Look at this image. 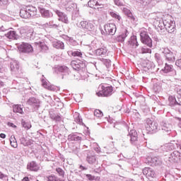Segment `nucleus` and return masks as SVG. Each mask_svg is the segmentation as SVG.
<instances>
[{
	"instance_id": "obj_12",
	"label": "nucleus",
	"mask_w": 181,
	"mask_h": 181,
	"mask_svg": "<svg viewBox=\"0 0 181 181\" xmlns=\"http://www.w3.org/2000/svg\"><path fill=\"white\" fill-rule=\"evenodd\" d=\"M54 12L59 18L58 21H59L60 22H63L64 23H69V18L67 17V15H66V13L59 10H55Z\"/></svg>"
},
{
	"instance_id": "obj_5",
	"label": "nucleus",
	"mask_w": 181,
	"mask_h": 181,
	"mask_svg": "<svg viewBox=\"0 0 181 181\" xmlns=\"http://www.w3.org/2000/svg\"><path fill=\"white\" fill-rule=\"evenodd\" d=\"M18 49L21 53H26L27 54L33 53V47L28 42H22V44L19 45Z\"/></svg>"
},
{
	"instance_id": "obj_38",
	"label": "nucleus",
	"mask_w": 181,
	"mask_h": 181,
	"mask_svg": "<svg viewBox=\"0 0 181 181\" xmlns=\"http://www.w3.org/2000/svg\"><path fill=\"white\" fill-rule=\"evenodd\" d=\"M97 4H98V0H90L88 2V6L90 8H94V6H97Z\"/></svg>"
},
{
	"instance_id": "obj_52",
	"label": "nucleus",
	"mask_w": 181,
	"mask_h": 181,
	"mask_svg": "<svg viewBox=\"0 0 181 181\" xmlns=\"http://www.w3.org/2000/svg\"><path fill=\"white\" fill-rule=\"evenodd\" d=\"M115 4L117 6H122V5H124V4L121 1V0H115Z\"/></svg>"
},
{
	"instance_id": "obj_48",
	"label": "nucleus",
	"mask_w": 181,
	"mask_h": 181,
	"mask_svg": "<svg viewBox=\"0 0 181 181\" xmlns=\"http://www.w3.org/2000/svg\"><path fill=\"white\" fill-rule=\"evenodd\" d=\"M155 58L156 59L158 64H163V62H162V59H160V57L158 54H156Z\"/></svg>"
},
{
	"instance_id": "obj_25",
	"label": "nucleus",
	"mask_w": 181,
	"mask_h": 181,
	"mask_svg": "<svg viewBox=\"0 0 181 181\" xmlns=\"http://www.w3.org/2000/svg\"><path fill=\"white\" fill-rule=\"evenodd\" d=\"M6 37L8 39H18V35H16V31L10 30L6 34H5Z\"/></svg>"
},
{
	"instance_id": "obj_32",
	"label": "nucleus",
	"mask_w": 181,
	"mask_h": 181,
	"mask_svg": "<svg viewBox=\"0 0 181 181\" xmlns=\"http://www.w3.org/2000/svg\"><path fill=\"white\" fill-rule=\"evenodd\" d=\"M27 37L30 38V40H33L35 39V33L33 28H30L26 31Z\"/></svg>"
},
{
	"instance_id": "obj_45",
	"label": "nucleus",
	"mask_w": 181,
	"mask_h": 181,
	"mask_svg": "<svg viewBox=\"0 0 181 181\" xmlns=\"http://www.w3.org/2000/svg\"><path fill=\"white\" fill-rule=\"evenodd\" d=\"M56 172H57V173L59 176L64 177V170H63V169L58 168L56 169Z\"/></svg>"
},
{
	"instance_id": "obj_60",
	"label": "nucleus",
	"mask_w": 181,
	"mask_h": 181,
	"mask_svg": "<svg viewBox=\"0 0 181 181\" xmlns=\"http://www.w3.org/2000/svg\"><path fill=\"white\" fill-rule=\"evenodd\" d=\"M7 125L8 127H11V128H16V125L13 124V123H12V122H8Z\"/></svg>"
},
{
	"instance_id": "obj_7",
	"label": "nucleus",
	"mask_w": 181,
	"mask_h": 181,
	"mask_svg": "<svg viewBox=\"0 0 181 181\" xmlns=\"http://www.w3.org/2000/svg\"><path fill=\"white\" fill-rule=\"evenodd\" d=\"M71 66L74 70H77L78 71L86 69V62L81 60L71 61Z\"/></svg>"
},
{
	"instance_id": "obj_8",
	"label": "nucleus",
	"mask_w": 181,
	"mask_h": 181,
	"mask_svg": "<svg viewBox=\"0 0 181 181\" xmlns=\"http://www.w3.org/2000/svg\"><path fill=\"white\" fill-rule=\"evenodd\" d=\"M104 29L106 35H110L111 36H114L115 35V32H117V26L114 23L105 24Z\"/></svg>"
},
{
	"instance_id": "obj_49",
	"label": "nucleus",
	"mask_w": 181,
	"mask_h": 181,
	"mask_svg": "<svg viewBox=\"0 0 181 181\" xmlns=\"http://www.w3.org/2000/svg\"><path fill=\"white\" fill-rule=\"evenodd\" d=\"M110 15L112 18H115V19H118V21L121 19V16H119L118 14L114 12H110Z\"/></svg>"
},
{
	"instance_id": "obj_46",
	"label": "nucleus",
	"mask_w": 181,
	"mask_h": 181,
	"mask_svg": "<svg viewBox=\"0 0 181 181\" xmlns=\"http://www.w3.org/2000/svg\"><path fill=\"white\" fill-rule=\"evenodd\" d=\"M137 2H139L144 6H146V5H148V4H151V0H137Z\"/></svg>"
},
{
	"instance_id": "obj_11",
	"label": "nucleus",
	"mask_w": 181,
	"mask_h": 181,
	"mask_svg": "<svg viewBox=\"0 0 181 181\" xmlns=\"http://www.w3.org/2000/svg\"><path fill=\"white\" fill-rule=\"evenodd\" d=\"M161 52L163 56H165L166 60H168V62H175V55L173 54V52H172V51H170L168 48H163Z\"/></svg>"
},
{
	"instance_id": "obj_21",
	"label": "nucleus",
	"mask_w": 181,
	"mask_h": 181,
	"mask_svg": "<svg viewBox=\"0 0 181 181\" xmlns=\"http://www.w3.org/2000/svg\"><path fill=\"white\" fill-rule=\"evenodd\" d=\"M107 48H99L95 50L96 56H100L101 57H105L107 56Z\"/></svg>"
},
{
	"instance_id": "obj_1",
	"label": "nucleus",
	"mask_w": 181,
	"mask_h": 181,
	"mask_svg": "<svg viewBox=\"0 0 181 181\" xmlns=\"http://www.w3.org/2000/svg\"><path fill=\"white\" fill-rule=\"evenodd\" d=\"M35 15H37V8L33 6H27L20 10V16L23 19L34 18Z\"/></svg>"
},
{
	"instance_id": "obj_4",
	"label": "nucleus",
	"mask_w": 181,
	"mask_h": 181,
	"mask_svg": "<svg viewBox=\"0 0 181 181\" xmlns=\"http://www.w3.org/2000/svg\"><path fill=\"white\" fill-rule=\"evenodd\" d=\"M146 129L148 131V132H156V131H158V122L151 119H147Z\"/></svg>"
},
{
	"instance_id": "obj_55",
	"label": "nucleus",
	"mask_w": 181,
	"mask_h": 181,
	"mask_svg": "<svg viewBox=\"0 0 181 181\" xmlns=\"http://www.w3.org/2000/svg\"><path fill=\"white\" fill-rule=\"evenodd\" d=\"M175 64L181 69V59L177 60Z\"/></svg>"
},
{
	"instance_id": "obj_22",
	"label": "nucleus",
	"mask_w": 181,
	"mask_h": 181,
	"mask_svg": "<svg viewBox=\"0 0 181 181\" xmlns=\"http://www.w3.org/2000/svg\"><path fill=\"white\" fill-rule=\"evenodd\" d=\"M10 68L11 71L16 73V71L19 70V62H18L17 61H12L10 63Z\"/></svg>"
},
{
	"instance_id": "obj_63",
	"label": "nucleus",
	"mask_w": 181,
	"mask_h": 181,
	"mask_svg": "<svg viewBox=\"0 0 181 181\" xmlns=\"http://www.w3.org/2000/svg\"><path fill=\"white\" fill-rule=\"evenodd\" d=\"M8 29H6V28H5V27L4 26V25H1V27H0V30L1 31V32H5V30H7Z\"/></svg>"
},
{
	"instance_id": "obj_29",
	"label": "nucleus",
	"mask_w": 181,
	"mask_h": 181,
	"mask_svg": "<svg viewBox=\"0 0 181 181\" xmlns=\"http://www.w3.org/2000/svg\"><path fill=\"white\" fill-rule=\"evenodd\" d=\"M87 162L89 163V165H94L95 162H97V158H95V156H87L86 158Z\"/></svg>"
},
{
	"instance_id": "obj_58",
	"label": "nucleus",
	"mask_w": 181,
	"mask_h": 181,
	"mask_svg": "<svg viewBox=\"0 0 181 181\" xmlns=\"http://www.w3.org/2000/svg\"><path fill=\"white\" fill-rule=\"evenodd\" d=\"M110 148H108V146H105L103 149L104 153H110V152L108 151Z\"/></svg>"
},
{
	"instance_id": "obj_51",
	"label": "nucleus",
	"mask_w": 181,
	"mask_h": 181,
	"mask_svg": "<svg viewBox=\"0 0 181 181\" xmlns=\"http://www.w3.org/2000/svg\"><path fill=\"white\" fill-rule=\"evenodd\" d=\"M94 151H95V152H97L98 153H100V152H101V150L100 148V146H98V144H95Z\"/></svg>"
},
{
	"instance_id": "obj_33",
	"label": "nucleus",
	"mask_w": 181,
	"mask_h": 181,
	"mask_svg": "<svg viewBox=\"0 0 181 181\" xmlns=\"http://www.w3.org/2000/svg\"><path fill=\"white\" fill-rule=\"evenodd\" d=\"M10 144L13 148H18V142L16 141L15 135H11V136L10 137Z\"/></svg>"
},
{
	"instance_id": "obj_64",
	"label": "nucleus",
	"mask_w": 181,
	"mask_h": 181,
	"mask_svg": "<svg viewBox=\"0 0 181 181\" xmlns=\"http://www.w3.org/2000/svg\"><path fill=\"white\" fill-rule=\"evenodd\" d=\"M23 181H29V177H25L23 179Z\"/></svg>"
},
{
	"instance_id": "obj_13",
	"label": "nucleus",
	"mask_w": 181,
	"mask_h": 181,
	"mask_svg": "<svg viewBox=\"0 0 181 181\" xmlns=\"http://www.w3.org/2000/svg\"><path fill=\"white\" fill-rule=\"evenodd\" d=\"M80 25L83 29H86V30H89L90 32H93L95 29L94 24L88 21H81Z\"/></svg>"
},
{
	"instance_id": "obj_39",
	"label": "nucleus",
	"mask_w": 181,
	"mask_h": 181,
	"mask_svg": "<svg viewBox=\"0 0 181 181\" xmlns=\"http://www.w3.org/2000/svg\"><path fill=\"white\" fill-rule=\"evenodd\" d=\"M94 115L95 117H96V118H101V117H103V115H104V114L103 113V112L100 110H95L94 111Z\"/></svg>"
},
{
	"instance_id": "obj_53",
	"label": "nucleus",
	"mask_w": 181,
	"mask_h": 181,
	"mask_svg": "<svg viewBox=\"0 0 181 181\" xmlns=\"http://www.w3.org/2000/svg\"><path fill=\"white\" fill-rule=\"evenodd\" d=\"M52 16H53V13L47 10L46 11V17L47 18H52Z\"/></svg>"
},
{
	"instance_id": "obj_30",
	"label": "nucleus",
	"mask_w": 181,
	"mask_h": 181,
	"mask_svg": "<svg viewBox=\"0 0 181 181\" xmlns=\"http://www.w3.org/2000/svg\"><path fill=\"white\" fill-rule=\"evenodd\" d=\"M57 70L59 71L61 73H64L65 74H69L70 71L69 67L66 66H57Z\"/></svg>"
},
{
	"instance_id": "obj_15",
	"label": "nucleus",
	"mask_w": 181,
	"mask_h": 181,
	"mask_svg": "<svg viewBox=\"0 0 181 181\" xmlns=\"http://www.w3.org/2000/svg\"><path fill=\"white\" fill-rule=\"evenodd\" d=\"M27 169L28 170H31L32 172H37V170L40 169V167H39V165H37L36 162L32 161L28 164Z\"/></svg>"
},
{
	"instance_id": "obj_23",
	"label": "nucleus",
	"mask_w": 181,
	"mask_h": 181,
	"mask_svg": "<svg viewBox=\"0 0 181 181\" xmlns=\"http://www.w3.org/2000/svg\"><path fill=\"white\" fill-rule=\"evenodd\" d=\"M13 112H16L18 114H21V115H23V108L22 107L21 105H14L13 106Z\"/></svg>"
},
{
	"instance_id": "obj_37",
	"label": "nucleus",
	"mask_w": 181,
	"mask_h": 181,
	"mask_svg": "<svg viewBox=\"0 0 181 181\" xmlns=\"http://www.w3.org/2000/svg\"><path fill=\"white\" fill-rule=\"evenodd\" d=\"M162 71L164 73H170V71H172V65H169L168 64H165V66L164 67L163 69H162Z\"/></svg>"
},
{
	"instance_id": "obj_2",
	"label": "nucleus",
	"mask_w": 181,
	"mask_h": 181,
	"mask_svg": "<svg viewBox=\"0 0 181 181\" xmlns=\"http://www.w3.org/2000/svg\"><path fill=\"white\" fill-rule=\"evenodd\" d=\"M114 93L112 86L107 85H100L99 86V91L96 93L98 97H110Z\"/></svg>"
},
{
	"instance_id": "obj_61",
	"label": "nucleus",
	"mask_w": 181,
	"mask_h": 181,
	"mask_svg": "<svg viewBox=\"0 0 181 181\" xmlns=\"http://www.w3.org/2000/svg\"><path fill=\"white\" fill-rule=\"evenodd\" d=\"M86 177H88V179L89 180H94V177H92V175H90V174L86 175Z\"/></svg>"
},
{
	"instance_id": "obj_24",
	"label": "nucleus",
	"mask_w": 181,
	"mask_h": 181,
	"mask_svg": "<svg viewBox=\"0 0 181 181\" xmlns=\"http://www.w3.org/2000/svg\"><path fill=\"white\" fill-rule=\"evenodd\" d=\"M52 45L55 49H61L62 50L64 49V43L62 41L56 40L53 42Z\"/></svg>"
},
{
	"instance_id": "obj_56",
	"label": "nucleus",
	"mask_w": 181,
	"mask_h": 181,
	"mask_svg": "<svg viewBox=\"0 0 181 181\" xmlns=\"http://www.w3.org/2000/svg\"><path fill=\"white\" fill-rule=\"evenodd\" d=\"M8 177V175L2 173V172L0 171V179H6Z\"/></svg>"
},
{
	"instance_id": "obj_36",
	"label": "nucleus",
	"mask_w": 181,
	"mask_h": 181,
	"mask_svg": "<svg viewBox=\"0 0 181 181\" xmlns=\"http://www.w3.org/2000/svg\"><path fill=\"white\" fill-rule=\"evenodd\" d=\"M69 54H71L74 57H81L83 56V53L80 51H74V52H69Z\"/></svg>"
},
{
	"instance_id": "obj_18",
	"label": "nucleus",
	"mask_w": 181,
	"mask_h": 181,
	"mask_svg": "<svg viewBox=\"0 0 181 181\" xmlns=\"http://www.w3.org/2000/svg\"><path fill=\"white\" fill-rule=\"evenodd\" d=\"M168 104L170 107H173V105H177L178 111L181 109V102L180 103H177L176 101V98L173 96H170L168 98Z\"/></svg>"
},
{
	"instance_id": "obj_19",
	"label": "nucleus",
	"mask_w": 181,
	"mask_h": 181,
	"mask_svg": "<svg viewBox=\"0 0 181 181\" xmlns=\"http://www.w3.org/2000/svg\"><path fill=\"white\" fill-rule=\"evenodd\" d=\"M162 130L165 132H170L172 131V124L166 121L162 122Z\"/></svg>"
},
{
	"instance_id": "obj_57",
	"label": "nucleus",
	"mask_w": 181,
	"mask_h": 181,
	"mask_svg": "<svg viewBox=\"0 0 181 181\" xmlns=\"http://www.w3.org/2000/svg\"><path fill=\"white\" fill-rule=\"evenodd\" d=\"M48 181H56V177L51 175L47 177Z\"/></svg>"
},
{
	"instance_id": "obj_50",
	"label": "nucleus",
	"mask_w": 181,
	"mask_h": 181,
	"mask_svg": "<svg viewBox=\"0 0 181 181\" xmlns=\"http://www.w3.org/2000/svg\"><path fill=\"white\" fill-rule=\"evenodd\" d=\"M8 5V0H0V6H6Z\"/></svg>"
},
{
	"instance_id": "obj_40",
	"label": "nucleus",
	"mask_w": 181,
	"mask_h": 181,
	"mask_svg": "<svg viewBox=\"0 0 181 181\" xmlns=\"http://www.w3.org/2000/svg\"><path fill=\"white\" fill-rule=\"evenodd\" d=\"M103 64L107 67V69L110 68L111 66V60L110 59H101Z\"/></svg>"
},
{
	"instance_id": "obj_9",
	"label": "nucleus",
	"mask_w": 181,
	"mask_h": 181,
	"mask_svg": "<svg viewBox=\"0 0 181 181\" xmlns=\"http://www.w3.org/2000/svg\"><path fill=\"white\" fill-rule=\"evenodd\" d=\"M140 37L144 45H146L148 47H152V39L148 35L146 32L144 31L140 33Z\"/></svg>"
},
{
	"instance_id": "obj_6",
	"label": "nucleus",
	"mask_w": 181,
	"mask_h": 181,
	"mask_svg": "<svg viewBox=\"0 0 181 181\" xmlns=\"http://www.w3.org/2000/svg\"><path fill=\"white\" fill-rule=\"evenodd\" d=\"M162 23L168 33H173V32L176 30V28H175V21H172L171 20H164L162 21Z\"/></svg>"
},
{
	"instance_id": "obj_47",
	"label": "nucleus",
	"mask_w": 181,
	"mask_h": 181,
	"mask_svg": "<svg viewBox=\"0 0 181 181\" xmlns=\"http://www.w3.org/2000/svg\"><path fill=\"white\" fill-rule=\"evenodd\" d=\"M105 4V0H98L97 6H100V8H104Z\"/></svg>"
},
{
	"instance_id": "obj_27",
	"label": "nucleus",
	"mask_w": 181,
	"mask_h": 181,
	"mask_svg": "<svg viewBox=\"0 0 181 181\" xmlns=\"http://www.w3.org/2000/svg\"><path fill=\"white\" fill-rule=\"evenodd\" d=\"M68 139L69 141H81V136H78V134H69L68 136Z\"/></svg>"
},
{
	"instance_id": "obj_43",
	"label": "nucleus",
	"mask_w": 181,
	"mask_h": 181,
	"mask_svg": "<svg viewBox=\"0 0 181 181\" xmlns=\"http://www.w3.org/2000/svg\"><path fill=\"white\" fill-rule=\"evenodd\" d=\"M22 125L25 129H30L32 128V124L29 122H22Z\"/></svg>"
},
{
	"instance_id": "obj_34",
	"label": "nucleus",
	"mask_w": 181,
	"mask_h": 181,
	"mask_svg": "<svg viewBox=\"0 0 181 181\" xmlns=\"http://www.w3.org/2000/svg\"><path fill=\"white\" fill-rule=\"evenodd\" d=\"M151 163H152L153 165H160V163H162V161L160 160V158L158 157H153L151 158L150 160Z\"/></svg>"
},
{
	"instance_id": "obj_28",
	"label": "nucleus",
	"mask_w": 181,
	"mask_h": 181,
	"mask_svg": "<svg viewBox=\"0 0 181 181\" xmlns=\"http://www.w3.org/2000/svg\"><path fill=\"white\" fill-rule=\"evenodd\" d=\"M129 43L131 46H133V47H138L139 45L138 44V41L136 40V36L131 37L130 40L129 41Z\"/></svg>"
},
{
	"instance_id": "obj_44",
	"label": "nucleus",
	"mask_w": 181,
	"mask_h": 181,
	"mask_svg": "<svg viewBox=\"0 0 181 181\" xmlns=\"http://www.w3.org/2000/svg\"><path fill=\"white\" fill-rule=\"evenodd\" d=\"M47 88L49 91H57V90H58L59 88H57V86H55L54 85H49V86L47 85Z\"/></svg>"
},
{
	"instance_id": "obj_14",
	"label": "nucleus",
	"mask_w": 181,
	"mask_h": 181,
	"mask_svg": "<svg viewBox=\"0 0 181 181\" xmlns=\"http://www.w3.org/2000/svg\"><path fill=\"white\" fill-rule=\"evenodd\" d=\"M143 174L146 176L148 179H151V177H155L156 176L155 171L151 168H145L143 170Z\"/></svg>"
},
{
	"instance_id": "obj_35",
	"label": "nucleus",
	"mask_w": 181,
	"mask_h": 181,
	"mask_svg": "<svg viewBox=\"0 0 181 181\" xmlns=\"http://www.w3.org/2000/svg\"><path fill=\"white\" fill-rule=\"evenodd\" d=\"M139 53L145 54V53H152V49L147 48L146 47H143L140 49H139Z\"/></svg>"
},
{
	"instance_id": "obj_54",
	"label": "nucleus",
	"mask_w": 181,
	"mask_h": 181,
	"mask_svg": "<svg viewBox=\"0 0 181 181\" xmlns=\"http://www.w3.org/2000/svg\"><path fill=\"white\" fill-rule=\"evenodd\" d=\"M66 11H73L74 9V4H72V6H66Z\"/></svg>"
},
{
	"instance_id": "obj_20",
	"label": "nucleus",
	"mask_w": 181,
	"mask_h": 181,
	"mask_svg": "<svg viewBox=\"0 0 181 181\" xmlns=\"http://www.w3.org/2000/svg\"><path fill=\"white\" fill-rule=\"evenodd\" d=\"M127 36H128V30H125L121 35L116 37V41L122 43L127 39Z\"/></svg>"
},
{
	"instance_id": "obj_41",
	"label": "nucleus",
	"mask_w": 181,
	"mask_h": 181,
	"mask_svg": "<svg viewBox=\"0 0 181 181\" xmlns=\"http://www.w3.org/2000/svg\"><path fill=\"white\" fill-rule=\"evenodd\" d=\"M39 10H40V12L43 18H46V9L45 8V7H43V6H42V5H40Z\"/></svg>"
},
{
	"instance_id": "obj_59",
	"label": "nucleus",
	"mask_w": 181,
	"mask_h": 181,
	"mask_svg": "<svg viewBox=\"0 0 181 181\" xmlns=\"http://www.w3.org/2000/svg\"><path fill=\"white\" fill-rule=\"evenodd\" d=\"M41 81H42V87H44V88H46V81L45 80V78H42L41 79Z\"/></svg>"
},
{
	"instance_id": "obj_10",
	"label": "nucleus",
	"mask_w": 181,
	"mask_h": 181,
	"mask_svg": "<svg viewBox=\"0 0 181 181\" xmlns=\"http://www.w3.org/2000/svg\"><path fill=\"white\" fill-rule=\"evenodd\" d=\"M27 105L32 107L34 111H36V110H39V107H40V101L39 99L32 97L27 100Z\"/></svg>"
},
{
	"instance_id": "obj_62",
	"label": "nucleus",
	"mask_w": 181,
	"mask_h": 181,
	"mask_svg": "<svg viewBox=\"0 0 181 181\" xmlns=\"http://www.w3.org/2000/svg\"><path fill=\"white\" fill-rule=\"evenodd\" d=\"M0 138H2V139H5L6 138V134L4 133L0 134Z\"/></svg>"
},
{
	"instance_id": "obj_42",
	"label": "nucleus",
	"mask_w": 181,
	"mask_h": 181,
	"mask_svg": "<svg viewBox=\"0 0 181 181\" xmlns=\"http://www.w3.org/2000/svg\"><path fill=\"white\" fill-rule=\"evenodd\" d=\"M37 45L41 50H45L46 49V42H45V40L40 41L37 42Z\"/></svg>"
},
{
	"instance_id": "obj_3",
	"label": "nucleus",
	"mask_w": 181,
	"mask_h": 181,
	"mask_svg": "<svg viewBox=\"0 0 181 181\" xmlns=\"http://www.w3.org/2000/svg\"><path fill=\"white\" fill-rule=\"evenodd\" d=\"M180 152L178 151H175L170 154L165 156V159L166 162H170V163H177L180 160Z\"/></svg>"
},
{
	"instance_id": "obj_16",
	"label": "nucleus",
	"mask_w": 181,
	"mask_h": 181,
	"mask_svg": "<svg viewBox=\"0 0 181 181\" xmlns=\"http://www.w3.org/2000/svg\"><path fill=\"white\" fill-rule=\"evenodd\" d=\"M129 135L130 136L131 144H135L138 141V133L136 130L132 129L129 132Z\"/></svg>"
},
{
	"instance_id": "obj_31",
	"label": "nucleus",
	"mask_w": 181,
	"mask_h": 181,
	"mask_svg": "<svg viewBox=\"0 0 181 181\" xmlns=\"http://www.w3.org/2000/svg\"><path fill=\"white\" fill-rule=\"evenodd\" d=\"M74 117L75 122H76L77 124L79 125H84V123H83V119L80 118V114L76 112Z\"/></svg>"
},
{
	"instance_id": "obj_26",
	"label": "nucleus",
	"mask_w": 181,
	"mask_h": 181,
	"mask_svg": "<svg viewBox=\"0 0 181 181\" xmlns=\"http://www.w3.org/2000/svg\"><path fill=\"white\" fill-rule=\"evenodd\" d=\"M124 12L125 15H127V16H128L129 18V19L132 21V22H135V21H136V18H135V16H134V15L132 14V13L131 12L130 10H129L127 8H124Z\"/></svg>"
},
{
	"instance_id": "obj_17",
	"label": "nucleus",
	"mask_w": 181,
	"mask_h": 181,
	"mask_svg": "<svg viewBox=\"0 0 181 181\" xmlns=\"http://www.w3.org/2000/svg\"><path fill=\"white\" fill-rule=\"evenodd\" d=\"M49 112V118H51V119H54V121L57 122H61L62 117L59 116V115H56L53 109H51Z\"/></svg>"
}]
</instances>
